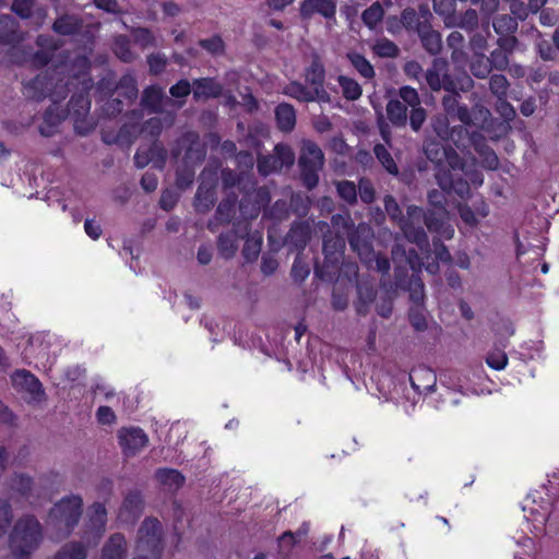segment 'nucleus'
Segmentation results:
<instances>
[{
    "label": "nucleus",
    "mask_w": 559,
    "mask_h": 559,
    "mask_svg": "<svg viewBox=\"0 0 559 559\" xmlns=\"http://www.w3.org/2000/svg\"><path fill=\"white\" fill-rule=\"evenodd\" d=\"M431 247H411L408 252L405 251V247H395L392 251L393 260L399 257H406V263L414 271H419L425 267L430 274H435L439 270V262L452 263L460 267L467 269L469 266L468 255L457 250L455 252V259L452 258V253L447 247H433L435 250L430 254Z\"/></svg>",
    "instance_id": "1"
},
{
    "label": "nucleus",
    "mask_w": 559,
    "mask_h": 559,
    "mask_svg": "<svg viewBox=\"0 0 559 559\" xmlns=\"http://www.w3.org/2000/svg\"><path fill=\"white\" fill-rule=\"evenodd\" d=\"M83 510V499L78 495L63 497L49 511L47 526L58 538L69 536L78 525Z\"/></svg>",
    "instance_id": "2"
},
{
    "label": "nucleus",
    "mask_w": 559,
    "mask_h": 559,
    "mask_svg": "<svg viewBox=\"0 0 559 559\" xmlns=\"http://www.w3.org/2000/svg\"><path fill=\"white\" fill-rule=\"evenodd\" d=\"M43 526L34 515H23L13 524L9 535L10 550L13 554L32 556L43 540Z\"/></svg>",
    "instance_id": "3"
},
{
    "label": "nucleus",
    "mask_w": 559,
    "mask_h": 559,
    "mask_svg": "<svg viewBox=\"0 0 559 559\" xmlns=\"http://www.w3.org/2000/svg\"><path fill=\"white\" fill-rule=\"evenodd\" d=\"M165 549L163 526L156 519H145L136 533L132 559H162Z\"/></svg>",
    "instance_id": "4"
},
{
    "label": "nucleus",
    "mask_w": 559,
    "mask_h": 559,
    "mask_svg": "<svg viewBox=\"0 0 559 559\" xmlns=\"http://www.w3.org/2000/svg\"><path fill=\"white\" fill-rule=\"evenodd\" d=\"M324 160V154L316 142L302 141L298 165L302 185L307 190H313L318 186Z\"/></svg>",
    "instance_id": "5"
},
{
    "label": "nucleus",
    "mask_w": 559,
    "mask_h": 559,
    "mask_svg": "<svg viewBox=\"0 0 559 559\" xmlns=\"http://www.w3.org/2000/svg\"><path fill=\"white\" fill-rule=\"evenodd\" d=\"M71 84L70 81L63 82V79H55V75L47 71L45 74H38L28 81L24 90L25 95L36 102L46 97L63 99L68 96Z\"/></svg>",
    "instance_id": "6"
},
{
    "label": "nucleus",
    "mask_w": 559,
    "mask_h": 559,
    "mask_svg": "<svg viewBox=\"0 0 559 559\" xmlns=\"http://www.w3.org/2000/svg\"><path fill=\"white\" fill-rule=\"evenodd\" d=\"M424 153L437 166V174H443L448 170H461L463 168L462 158L456 150L442 141L427 138L424 141Z\"/></svg>",
    "instance_id": "7"
},
{
    "label": "nucleus",
    "mask_w": 559,
    "mask_h": 559,
    "mask_svg": "<svg viewBox=\"0 0 559 559\" xmlns=\"http://www.w3.org/2000/svg\"><path fill=\"white\" fill-rule=\"evenodd\" d=\"M67 81L72 82L70 85V91L72 87L76 86V84H81L82 88L79 93H74L71 95V98L68 103V111L76 116H87L91 109V100L88 98V92L93 86V80L90 76L87 60L84 59V69L80 71L79 74L68 78Z\"/></svg>",
    "instance_id": "8"
},
{
    "label": "nucleus",
    "mask_w": 559,
    "mask_h": 559,
    "mask_svg": "<svg viewBox=\"0 0 559 559\" xmlns=\"http://www.w3.org/2000/svg\"><path fill=\"white\" fill-rule=\"evenodd\" d=\"M425 223L426 212L417 205H409L406 216L401 219L400 228L409 242L414 245H429Z\"/></svg>",
    "instance_id": "9"
},
{
    "label": "nucleus",
    "mask_w": 559,
    "mask_h": 559,
    "mask_svg": "<svg viewBox=\"0 0 559 559\" xmlns=\"http://www.w3.org/2000/svg\"><path fill=\"white\" fill-rule=\"evenodd\" d=\"M271 202V192L267 187H254L246 189L240 201L239 211L246 218L254 219L261 211H265Z\"/></svg>",
    "instance_id": "10"
},
{
    "label": "nucleus",
    "mask_w": 559,
    "mask_h": 559,
    "mask_svg": "<svg viewBox=\"0 0 559 559\" xmlns=\"http://www.w3.org/2000/svg\"><path fill=\"white\" fill-rule=\"evenodd\" d=\"M88 522L83 535L87 545H96L104 535L107 524V510L104 503L94 502L87 511Z\"/></svg>",
    "instance_id": "11"
},
{
    "label": "nucleus",
    "mask_w": 559,
    "mask_h": 559,
    "mask_svg": "<svg viewBox=\"0 0 559 559\" xmlns=\"http://www.w3.org/2000/svg\"><path fill=\"white\" fill-rule=\"evenodd\" d=\"M217 178L205 170L201 174V182L194 197V207L199 213L209 212L216 202Z\"/></svg>",
    "instance_id": "12"
},
{
    "label": "nucleus",
    "mask_w": 559,
    "mask_h": 559,
    "mask_svg": "<svg viewBox=\"0 0 559 559\" xmlns=\"http://www.w3.org/2000/svg\"><path fill=\"white\" fill-rule=\"evenodd\" d=\"M305 81L319 102H329L330 96L324 88L325 68L318 55L312 57L310 64L305 69Z\"/></svg>",
    "instance_id": "13"
},
{
    "label": "nucleus",
    "mask_w": 559,
    "mask_h": 559,
    "mask_svg": "<svg viewBox=\"0 0 559 559\" xmlns=\"http://www.w3.org/2000/svg\"><path fill=\"white\" fill-rule=\"evenodd\" d=\"M425 79L427 85L433 92L441 90L445 92H453V76L448 72V66L443 61L435 60L432 66L426 71Z\"/></svg>",
    "instance_id": "14"
},
{
    "label": "nucleus",
    "mask_w": 559,
    "mask_h": 559,
    "mask_svg": "<svg viewBox=\"0 0 559 559\" xmlns=\"http://www.w3.org/2000/svg\"><path fill=\"white\" fill-rule=\"evenodd\" d=\"M425 227L433 235L432 245H443V240H450L454 235V228L444 215L433 211L426 212Z\"/></svg>",
    "instance_id": "15"
},
{
    "label": "nucleus",
    "mask_w": 559,
    "mask_h": 559,
    "mask_svg": "<svg viewBox=\"0 0 559 559\" xmlns=\"http://www.w3.org/2000/svg\"><path fill=\"white\" fill-rule=\"evenodd\" d=\"M342 247H322L323 262H314L316 275L321 278L332 280L338 271V264L343 260Z\"/></svg>",
    "instance_id": "16"
},
{
    "label": "nucleus",
    "mask_w": 559,
    "mask_h": 559,
    "mask_svg": "<svg viewBox=\"0 0 559 559\" xmlns=\"http://www.w3.org/2000/svg\"><path fill=\"white\" fill-rule=\"evenodd\" d=\"M11 488L26 499L39 498L46 495V490L44 488V479L39 478L38 480H34L29 475L24 473L14 474L11 479Z\"/></svg>",
    "instance_id": "17"
},
{
    "label": "nucleus",
    "mask_w": 559,
    "mask_h": 559,
    "mask_svg": "<svg viewBox=\"0 0 559 559\" xmlns=\"http://www.w3.org/2000/svg\"><path fill=\"white\" fill-rule=\"evenodd\" d=\"M490 111L483 105L476 104L471 110L466 105L459 104L450 117L459 119L464 126H475L481 129L490 118Z\"/></svg>",
    "instance_id": "18"
},
{
    "label": "nucleus",
    "mask_w": 559,
    "mask_h": 559,
    "mask_svg": "<svg viewBox=\"0 0 559 559\" xmlns=\"http://www.w3.org/2000/svg\"><path fill=\"white\" fill-rule=\"evenodd\" d=\"M12 384L19 391L29 394L31 400L40 402L44 399V390L39 380L27 370H17L12 377Z\"/></svg>",
    "instance_id": "19"
},
{
    "label": "nucleus",
    "mask_w": 559,
    "mask_h": 559,
    "mask_svg": "<svg viewBox=\"0 0 559 559\" xmlns=\"http://www.w3.org/2000/svg\"><path fill=\"white\" fill-rule=\"evenodd\" d=\"M314 14L326 20H335L336 3L332 0H302L299 5L301 20L309 21Z\"/></svg>",
    "instance_id": "20"
},
{
    "label": "nucleus",
    "mask_w": 559,
    "mask_h": 559,
    "mask_svg": "<svg viewBox=\"0 0 559 559\" xmlns=\"http://www.w3.org/2000/svg\"><path fill=\"white\" fill-rule=\"evenodd\" d=\"M518 44V38H498V48L493 49L490 57H488L491 69L506 70L509 67V57L514 52Z\"/></svg>",
    "instance_id": "21"
},
{
    "label": "nucleus",
    "mask_w": 559,
    "mask_h": 559,
    "mask_svg": "<svg viewBox=\"0 0 559 559\" xmlns=\"http://www.w3.org/2000/svg\"><path fill=\"white\" fill-rule=\"evenodd\" d=\"M224 86L215 78H199L192 82V94L195 102L219 98Z\"/></svg>",
    "instance_id": "22"
},
{
    "label": "nucleus",
    "mask_w": 559,
    "mask_h": 559,
    "mask_svg": "<svg viewBox=\"0 0 559 559\" xmlns=\"http://www.w3.org/2000/svg\"><path fill=\"white\" fill-rule=\"evenodd\" d=\"M129 543L121 533L111 534L104 543L98 559H128Z\"/></svg>",
    "instance_id": "23"
},
{
    "label": "nucleus",
    "mask_w": 559,
    "mask_h": 559,
    "mask_svg": "<svg viewBox=\"0 0 559 559\" xmlns=\"http://www.w3.org/2000/svg\"><path fill=\"white\" fill-rule=\"evenodd\" d=\"M143 510V498L139 490H130L118 511V520L121 523H131L140 516Z\"/></svg>",
    "instance_id": "24"
},
{
    "label": "nucleus",
    "mask_w": 559,
    "mask_h": 559,
    "mask_svg": "<svg viewBox=\"0 0 559 559\" xmlns=\"http://www.w3.org/2000/svg\"><path fill=\"white\" fill-rule=\"evenodd\" d=\"M119 443L128 454H134L147 444V436L140 428H122L118 433Z\"/></svg>",
    "instance_id": "25"
},
{
    "label": "nucleus",
    "mask_w": 559,
    "mask_h": 559,
    "mask_svg": "<svg viewBox=\"0 0 559 559\" xmlns=\"http://www.w3.org/2000/svg\"><path fill=\"white\" fill-rule=\"evenodd\" d=\"M126 116L131 120L123 123L117 132L118 142L120 146H130L136 139L140 132V121L143 117L142 111L132 109L127 111Z\"/></svg>",
    "instance_id": "26"
},
{
    "label": "nucleus",
    "mask_w": 559,
    "mask_h": 559,
    "mask_svg": "<svg viewBox=\"0 0 559 559\" xmlns=\"http://www.w3.org/2000/svg\"><path fill=\"white\" fill-rule=\"evenodd\" d=\"M453 170L444 171L443 174H437V180L442 190L451 193L454 192L460 198H465L469 194L471 188L468 182L462 177H455Z\"/></svg>",
    "instance_id": "27"
},
{
    "label": "nucleus",
    "mask_w": 559,
    "mask_h": 559,
    "mask_svg": "<svg viewBox=\"0 0 559 559\" xmlns=\"http://www.w3.org/2000/svg\"><path fill=\"white\" fill-rule=\"evenodd\" d=\"M55 103L50 105L43 115V122L38 127L39 133L45 138H50L56 134L59 124L66 118L63 110H59V107Z\"/></svg>",
    "instance_id": "28"
},
{
    "label": "nucleus",
    "mask_w": 559,
    "mask_h": 559,
    "mask_svg": "<svg viewBox=\"0 0 559 559\" xmlns=\"http://www.w3.org/2000/svg\"><path fill=\"white\" fill-rule=\"evenodd\" d=\"M83 28L82 17L74 14H62L52 24V31L62 36H73Z\"/></svg>",
    "instance_id": "29"
},
{
    "label": "nucleus",
    "mask_w": 559,
    "mask_h": 559,
    "mask_svg": "<svg viewBox=\"0 0 559 559\" xmlns=\"http://www.w3.org/2000/svg\"><path fill=\"white\" fill-rule=\"evenodd\" d=\"M275 121L278 130L289 133L296 126V110L288 103H280L274 110Z\"/></svg>",
    "instance_id": "30"
},
{
    "label": "nucleus",
    "mask_w": 559,
    "mask_h": 559,
    "mask_svg": "<svg viewBox=\"0 0 559 559\" xmlns=\"http://www.w3.org/2000/svg\"><path fill=\"white\" fill-rule=\"evenodd\" d=\"M357 249V254L370 269L385 273L390 269V262L386 258L373 250V247H353Z\"/></svg>",
    "instance_id": "31"
},
{
    "label": "nucleus",
    "mask_w": 559,
    "mask_h": 559,
    "mask_svg": "<svg viewBox=\"0 0 559 559\" xmlns=\"http://www.w3.org/2000/svg\"><path fill=\"white\" fill-rule=\"evenodd\" d=\"M311 234L312 230L308 222L296 221L292 224L282 245H308Z\"/></svg>",
    "instance_id": "32"
},
{
    "label": "nucleus",
    "mask_w": 559,
    "mask_h": 559,
    "mask_svg": "<svg viewBox=\"0 0 559 559\" xmlns=\"http://www.w3.org/2000/svg\"><path fill=\"white\" fill-rule=\"evenodd\" d=\"M424 49L435 56L438 55L442 49V40L439 32L433 31L430 23L421 26L418 33Z\"/></svg>",
    "instance_id": "33"
},
{
    "label": "nucleus",
    "mask_w": 559,
    "mask_h": 559,
    "mask_svg": "<svg viewBox=\"0 0 559 559\" xmlns=\"http://www.w3.org/2000/svg\"><path fill=\"white\" fill-rule=\"evenodd\" d=\"M492 26L498 38H516L518 20L509 14H499L493 17Z\"/></svg>",
    "instance_id": "34"
},
{
    "label": "nucleus",
    "mask_w": 559,
    "mask_h": 559,
    "mask_svg": "<svg viewBox=\"0 0 559 559\" xmlns=\"http://www.w3.org/2000/svg\"><path fill=\"white\" fill-rule=\"evenodd\" d=\"M0 45H15L22 40L16 21L10 15L0 16Z\"/></svg>",
    "instance_id": "35"
},
{
    "label": "nucleus",
    "mask_w": 559,
    "mask_h": 559,
    "mask_svg": "<svg viewBox=\"0 0 559 559\" xmlns=\"http://www.w3.org/2000/svg\"><path fill=\"white\" fill-rule=\"evenodd\" d=\"M88 546L83 542H69L64 544L52 559H87Z\"/></svg>",
    "instance_id": "36"
},
{
    "label": "nucleus",
    "mask_w": 559,
    "mask_h": 559,
    "mask_svg": "<svg viewBox=\"0 0 559 559\" xmlns=\"http://www.w3.org/2000/svg\"><path fill=\"white\" fill-rule=\"evenodd\" d=\"M117 95L130 105L138 98V83L132 74L122 75L117 82L116 86Z\"/></svg>",
    "instance_id": "37"
},
{
    "label": "nucleus",
    "mask_w": 559,
    "mask_h": 559,
    "mask_svg": "<svg viewBox=\"0 0 559 559\" xmlns=\"http://www.w3.org/2000/svg\"><path fill=\"white\" fill-rule=\"evenodd\" d=\"M283 94L300 103H312L319 100L311 88L298 81H292L283 88Z\"/></svg>",
    "instance_id": "38"
},
{
    "label": "nucleus",
    "mask_w": 559,
    "mask_h": 559,
    "mask_svg": "<svg viewBox=\"0 0 559 559\" xmlns=\"http://www.w3.org/2000/svg\"><path fill=\"white\" fill-rule=\"evenodd\" d=\"M163 98V90L158 86L150 85L142 93L141 105L151 112L157 114L162 111Z\"/></svg>",
    "instance_id": "39"
},
{
    "label": "nucleus",
    "mask_w": 559,
    "mask_h": 559,
    "mask_svg": "<svg viewBox=\"0 0 559 559\" xmlns=\"http://www.w3.org/2000/svg\"><path fill=\"white\" fill-rule=\"evenodd\" d=\"M112 52L124 63H131L135 60L136 55L131 49V41L127 35L120 34L114 37Z\"/></svg>",
    "instance_id": "40"
},
{
    "label": "nucleus",
    "mask_w": 559,
    "mask_h": 559,
    "mask_svg": "<svg viewBox=\"0 0 559 559\" xmlns=\"http://www.w3.org/2000/svg\"><path fill=\"white\" fill-rule=\"evenodd\" d=\"M473 142V136L464 124L453 126L447 144L462 152L466 151Z\"/></svg>",
    "instance_id": "41"
},
{
    "label": "nucleus",
    "mask_w": 559,
    "mask_h": 559,
    "mask_svg": "<svg viewBox=\"0 0 559 559\" xmlns=\"http://www.w3.org/2000/svg\"><path fill=\"white\" fill-rule=\"evenodd\" d=\"M386 116L394 127H405L407 123V106L400 99H390L386 104Z\"/></svg>",
    "instance_id": "42"
},
{
    "label": "nucleus",
    "mask_w": 559,
    "mask_h": 559,
    "mask_svg": "<svg viewBox=\"0 0 559 559\" xmlns=\"http://www.w3.org/2000/svg\"><path fill=\"white\" fill-rule=\"evenodd\" d=\"M236 195L223 199L216 207L214 219L221 225L229 224L236 212Z\"/></svg>",
    "instance_id": "43"
},
{
    "label": "nucleus",
    "mask_w": 559,
    "mask_h": 559,
    "mask_svg": "<svg viewBox=\"0 0 559 559\" xmlns=\"http://www.w3.org/2000/svg\"><path fill=\"white\" fill-rule=\"evenodd\" d=\"M333 229H335L336 240L333 245H346L345 236H349L354 228L350 217L341 214H334L331 218Z\"/></svg>",
    "instance_id": "44"
},
{
    "label": "nucleus",
    "mask_w": 559,
    "mask_h": 559,
    "mask_svg": "<svg viewBox=\"0 0 559 559\" xmlns=\"http://www.w3.org/2000/svg\"><path fill=\"white\" fill-rule=\"evenodd\" d=\"M471 73L477 79H486L491 72V66L485 53H473L468 61Z\"/></svg>",
    "instance_id": "45"
},
{
    "label": "nucleus",
    "mask_w": 559,
    "mask_h": 559,
    "mask_svg": "<svg viewBox=\"0 0 559 559\" xmlns=\"http://www.w3.org/2000/svg\"><path fill=\"white\" fill-rule=\"evenodd\" d=\"M155 476L168 490H177L185 481L183 476L178 471L170 468H159Z\"/></svg>",
    "instance_id": "46"
},
{
    "label": "nucleus",
    "mask_w": 559,
    "mask_h": 559,
    "mask_svg": "<svg viewBox=\"0 0 559 559\" xmlns=\"http://www.w3.org/2000/svg\"><path fill=\"white\" fill-rule=\"evenodd\" d=\"M347 59L350 61L355 70L365 79L370 80L376 75L373 66L370 61L359 52H348Z\"/></svg>",
    "instance_id": "47"
},
{
    "label": "nucleus",
    "mask_w": 559,
    "mask_h": 559,
    "mask_svg": "<svg viewBox=\"0 0 559 559\" xmlns=\"http://www.w3.org/2000/svg\"><path fill=\"white\" fill-rule=\"evenodd\" d=\"M383 16L384 9L379 1H376L362 11L361 21L369 29H374L382 22Z\"/></svg>",
    "instance_id": "48"
},
{
    "label": "nucleus",
    "mask_w": 559,
    "mask_h": 559,
    "mask_svg": "<svg viewBox=\"0 0 559 559\" xmlns=\"http://www.w3.org/2000/svg\"><path fill=\"white\" fill-rule=\"evenodd\" d=\"M401 23L407 31H415L418 34L421 26L427 25L429 22L427 17L421 20L415 9L406 8L401 13Z\"/></svg>",
    "instance_id": "49"
},
{
    "label": "nucleus",
    "mask_w": 559,
    "mask_h": 559,
    "mask_svg": "<svg viewBox=\"0 0 559 559\" xmlns=\"http://www.w3.org/2000/svg\"><path fill=\"white\" fill-rule=\"evenodd\" d=\"M337 82L342 88L343 97L347 100H357L362 94L359 83L346 75H338Z\"/></svg>",
    "instance_id": "50"
},
{
    "label": "nucleus",
    "mask_w": 559,
    "mask_h": 559,
    "mask_svg": "<svg viewBox=\"0 0 559 559\" xmlns=\"http://www.w3.org/2000/svg\"><path fill=\"white\" fill-rule=\"evenodd\" d=\"M257 169L261 176H269L274 173L282 170L281 164H278L276 155L273 154H258Z\"/></svg>",
    "instance_id": "51"
},
{
    "label": "nucleus",
    "mask_w": 559,
    "mask_h": 559,
    "mask_svg": "<svg viewBox=\"0 0 559 559\" xmlns=\"http://www.w3.org/2000/svg\"><path fill=\"white\" fill-rule=\"evenodd\" d=\"M373 153L377 157V159L380 162V164L383 166V168L393 176L399 175V167L393 159L391 153L388 151V148L383 144H376L373 146Z\"/></svg>",
    "instance_id": "52"
},
{
    "label": "nucleus",
    "mask_w": 559,
    "mask_h": 559,
    "mask_svg": "<svg viewBox=\"0 0 559 559\" xmlns=\"http://www.w3.org/2000/svg\"><path fill=\"white\" fill-rule=\"evenodd\" d=\"M308 260L309 257L308 254H305L304 250L297 253V257L292 267V276L295 282L301 283L310 274V266Z\"/></svg>",
    "instance_id": "53"
},
{
    "label": "nucleus",
    "mask_w": 559,
    "mask_h": 559,
    "mask_svg": "<svg viewBox=\"0 0 559 559\" xmlns=\"http://www.w3.org/2000/svg\"><path fill=\"white\" fill-rule=\"evenodd\" d=\"M372 50L380 58H396L400 55L399 46L385 37L377 39Z\"/></svg>",
    "instance_id": "54"
},
{
    "label": "nucleus",
    "mask_w": 559,
    "mask_h": 559,
    "mask_svg": "<svg viewBox=\"0 0 559 559\" xmlns=\"http://www.w3.org/2000/svg\"><path fill=\"white\" fill-rule=\"evenodd\" d=\"M146 150L152 158L153 167L163 170L167 160V150L163 143L159 140L153 141Z\"/></svg>",
    "instance_id": "55"
},
{
    "label": "nucleus",
    "mask_w": 559,
    "mask_h": 559,
    "mask_svg": "<svg viewBox=\"0 0 559 559\" xmlns=\"http://www.w3.org/2000/svg\"><path fill=\"white\" fill-rule=\"evenodd\" d=\"M336 191L338 197L348 205L357 203V187L353 181L342 180L336 183Z\"/></svg>",
    "instance_id": "56"
},
{
    "label": "nucleus",
    "mask_w": 559,
    "mask_h": 559,
    "mask_svg": "<svg viewBox=\"0 0 559 559\" xmlns=\"http://www.w3.org/2000/svg\"><path fill=\"white\" fill-rule=\"evenodd\" d=\"M274 154L276 155L278 164L283 168H290L296 159L295 152L286 143H277L274 146Z\"/></svg>",
    "instance_id": "57"
},
{
    "label": "nucleus",
    "mask_w": 559,
    "mask_h": 559,
    "mask_svg": "<svg viewBox=\"0 0 559 559\" xmlns=\"http://www.w3.org/2000/svg\"><path fill=\"white\" fill-rule=\"evenodd\" d=\"M509 82L503 74H492L489 78V90L497 97V99L507 98Z\"/></svg>",
    "instance_id": "58"
},
{
    "label": "nucleus",
    "mask_w": 559,
    "mask_h": 559,
    "mask_svg": "<svg viewBox=\"0 0 559 559\" xmlns=\"http://www.w3.org/2000/svg\"><path fill=\"white\" fill-rule=\"evenodd\" d=\"M134 41L142 48L154 47L156 45V38L153 32L147 27H135L132 31Z\"/></svg>",
    "instance_id": "59"
},
{
    "label": "nucleus",
    "mask_w": 559,
    "mask_h": 559,
    "mask_svg": "<svg viewBox=\"0 0 559 559\" xmlns=\"http://www.w3.org/2000/svg\"><path fill=\"white\" fill-rule=\"evenodd\" d=\"M198 45L213 56L225 52V43L219 35H213L210 38L200 39Z\"/></svg>",
    "instance_id": "60"
},
{
    "label": "nucleus",
    "mask_w": 559,
    "mask_h": 559,
    "mask_svg": "<svg viewBox=\"0 0 559 559\" xmlns=\"http://www.w3.org/2000/svg\"><path fill=\"white\" fill-rule=\"evenodd\" d=\"M431 128L438 139L444 143H447L449 139V134L451 133V128L449 123V119L447 116H436L431 120Z\"/></svg>",
    "instance_id": "61"
},
{
    "label": "nucleus",
    "mask_w": 559,
    "mask_h": 559,
    "mask_svg": "<svg viewBox=\"0 0 559 559\" xmlns=\"http://www.w3.org/2000/svg\"><path fill=\"white\" fill-rule=\"evenodd\" d=\"M476 151L483 157V165L485 168L495 170L499 166V158L493 150H491L488 145L475 144Z\"/></svg>",
    "instance_id": "62"
},
{
    "label": "nucleus",
    "mask_w": 559,
    "mask_h": 559,
    "mask_svg": "<svg viewBox=\"0 0 559 559\" xmlns=\"http://www.w3.org/2000/svg\"><path fill=\"white\" fill-rule=\"evenodd\" d=\"M486 364L495 370H503L508 365V356L503 349L493 348L488 353Z\"/></svg>",
    "instance_id": "63"
},
{
    "label": "nucleus",
    "mask_w": 559,
    "mask_h": 559,
    "mask_svg": "<svg viewBox=\"0 0 559 559\" xmlns=\"http://www.w3.org/2000/svg\"><path fill=\"white\" fill-rule=\"evenodd\" d=\"M536 50L544 61H554L557 58V48L548 39L540 38L537 40Z\"/></svg>",
    "instance_id": "64"
}]
</instances>
